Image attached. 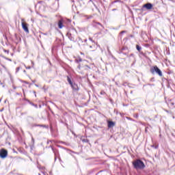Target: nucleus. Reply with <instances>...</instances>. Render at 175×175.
I'll list each match as a JSON object with an SVG mask.
<instances>
[{
	"instance_id": "f257e3e1",
	"label": "nucleus",
	"mask_w": 175,
	"mask_h": 175,
	"mask_svg": "<svg viewBox=\"0 0 175 175\" xmlns=\"http://www.w3.org/2000/svg\"><path fill=\"white\" fill-rule=\"evenodd\" d=\"M67 81H68L70 87L72 88V91H79V85L75 81V78H73V77L68 76Z\"/></svg>"
},
{
	"instance_id": "f03ea898",
	"label": "nucleus",
	"mask_w": 175,
	"mask_h": 175,
	"mask_svg": "<svg viewBox=\"0 0 175 175\" xmlns=\"http://www.w3.org/2000/svg\"><path fill=\"white\" fill-rule=\"evenodd\" d=\"M133 165L134 167V169H136L137 170H142L146 167V165H144V163L140 160L137 159L133 162Z\"/></svg>"
},
{
	"instance_id": "7ed1b4c3",
	"label": "nucleus",
	"mask_w": 175,
	"mask_h": 175,
	"mask_svg": "<svg viewBox=\"0 0 175 175\" xmlns=\"http://www.w3.org/2000/svg\"><path fill=\"white\" fill-rule=\"evenodd\" d=\"M150 72L152 75H154V73H157V75H159V76H160V77H162L163 76L162 71L157 66H154L150 68Z\"/></svg>"
},
{
	"instance_id": "20e7f679",
	"label": "nucleus",
	"mask_w": 175,
	"mask_h": 175,
	"mask_svg": "<svg viewBox=\"0 0 175 175\" xmlns=\"http://www.w3.org/2000/svg\"><path fill=\"white\" fill-rule=\"evenodd\" d=\"M8 157V150L2 148L0 150V158L5 159Z\"/></svg>"
},
{
	"instance_id": "39448f33",
	"label": "nucleus",
	"mask_w": 175,
	"mask_h": 175,
	"mask_svg": "<svg viewBox=\"0 0 175 175\" xmlns=\"http://www.w3.org/2000/svg\"><path fill=\"white\" fill-rule=\"evenodd\" d=\"M22 28L24 29L25 32H27V33H29V29H28V26H27L26 23L23 22L22 23Z\"/></svg>"
},
{
	"instance_id": "423d86ee",
	"label": "nucleus",
	"mask_w": 175,
	"mask_h": 175,
	"mask_svg": "<svg viewBox=\"0 0 175 175\" xmlns=\"http://www.w3.org/2000/svg\"><path fill=\"white\" fill-rule=\"evenodd\" d=\"M143 8H146L148 10H150V9H152V4L151 3H147L143 5Z\"/></svg>"
},
{
	"instance_id": "0eeeda50",
	"label": "nucleus",
	"mask_w": 175,
	"mask_h": 175,
	"mask_svg": "<svg viewBox=\"0 0 175 175\" xmlns=\"http://www.w3.org/2000/svg\"><path fill=\"white\" fill-rule=\"evenodd\" d=\"M107 124H108V128H113V126H115L116 125V123L113 121H108Z\"/></svg>"
},
{
	"instance_id": "6e6552de",
	"label": "nucleus",
	"mask_w": 175,
	"mask_h": 175,
	"mask_svg": "<svg viewBox=\"0 0 175 175\" xmlns=\"http://www.w3.org/2000/svg\"><path fill=\"white\" fill-rule=\"evenodd\" d=\"M58 27L61 29L64 26L62 25V21H59L58 23Z\"/></svg>"
},
{
	"instance_id": "1a4fd4ad",
	"label": "nucleus",
	"mask_w": 175,
	"mask_h": 175,
	"mask_svg": "<svg viewBox=\"0 0 175 175\" xmlns=\"http://www.w3.org/2000/svg\"><path fill=\"white\" fill-rule=\"evenodd\" d=\"M82 61H83V59L80 57L79 59H75V62H77V64H79V62H81Z\"/></svg>"
},
{
	"instance_id": "9d476101",
	"label": "nucleus",
	"mask_w": 175,
	"mask_h": 175,
	"mask_svg": "<svg viewBox=\"0 0 175 175\" xmlns=\"http://www.w3.org/2000/svg\"><path fill=\"white\" fill-rule=\"evenodd\" d=\"M136 49H137V51H142V46H140L139 45H136Z\"/></svg>"
},
{
	"instance_id": "9b49d317",
	"label": "nucleus",
	"mask_w": 175,
	"mask_h": 175,
	"mask_svg": "<svg viewBox=\"0 0 175 175\" xmlns=\"http://www.w3.org/2000/svg\"><path fill=\"white\" fill-rule=\"evenodd\" d=\"M168 105L170 106V107H172V106H174V103L170 102L168 103Z\"/></svg>"
},
{
	"instance_id": "f8f14e48",
	"label": "nucleus",
	"mask_w": 175,
	"mask_h": 175,
	"mask_svg": "<svg viewBox=\"0 0 175 175\" xmlns=\"http://www.w3.org/2000/svg\"><path fill=\"white\" fill-rule=\"evenodd\" d=\"M100 94V95H106V92H105V91H101Z\"/></svg>"
},
{
	"instance_id": "ddd939ff",
	"label": "nucleus",
	"mask_w": 175,
	"mask_h": 175,
	"mask_svg": "<svg viewBox=\"0 0 175 175\" xmlns=\"http://www.w3.org/2000/svg\"><path fill=\"white\" fill-rule=\"evenodd\" d=\"M20 70V67H17L16 69V73Z\"/></svg>"
},
{
	"instance_id": "4468645a",
	"label": "nucleus",
	"mask_w": 175,
	"mask_h": 175,
	"mask_svg": "<svg viewBox=\"0 0 175 175\" xmlns=\"http://www.w3.org/2000/svg\"><path fill=\"white\" fill-rule=\"evenodd\" d=\"M67 36H68V38L72 40V39H70V37H69V33H67Z\"/></svg>"
},
{
	"instance_id": "2eb2a0df",
	"label": "nucleus",
	"mask_w": 175,
	"mask_h": 175,
	"mask_svg": "<svg viewBox=\"0 0 175 175\" xmlns=\"http://www.w3.org/2000/svg\"><path fill=\"white\" fill-rule=\"evenodd\" d=\"M66 23H70V19H66Z\"/></svg>"
},
{
	"instance_id": "dca6fc26",
	"label": "nucleus",
	"mask_w": 175,
	"mask_h": 175,
	"mask_svg": "<svg viewBox=\"0 0 175 175\" xmlns=\"http://www.w3.org/2000/svg\"><path fill=\"white\" fill-rule=\"evenodd\" d=\"M5 53H8V54H9V51L7 50H4Z\"/></svg>"
},
{
	"instance_id": "f3484780",
	"label": "nucleus",
	"mask_w": 175,
	"mask_h": 175,
	"mask_svg": "<svg viewBox=\"0 0 175 175\" xmlns=\"http://www.w3.org/2000/svg\"><path fill=\"white\" fill-rule=\"evenodd\" d=\"M98 25H100V27H102V25L100 23H97Z\"/></svg>"
},
{
	"instance_id": "a211bd4d",
	"label": "nucleus",
	"mask_w": 175,
	"mask_h": 175,
	"mask_svg": "<svg viewBox=\"0 0 175 175\" xmlns=\"http://www.w3.org/2000/svg\"><path fill=\"white\" fill-rule=\"evenodd\" d=\"M26 69H31V67L30 66L26 67Z\"/></svg>"
},
{
	"instance_id": "6ab92c4d",
	"label": "nucleus",
	"mask_w": 175,
	"mask_h": 175,
	"mask_svg": "<svg viewBox=\"0 0 175 175\" xmlns=\"http://www.w3.org/2000/svg\"><path fill=\"white\" fill-rule=\"evenodd\" d=\"M135 117H136V118H137L139 117V115H138V114H136V115H135Z\"/></svg>"
},
{
	"instance_id": "aec40b11",
	"label": "nucleus",
	"mask_w": 175,
	"mask_h": 175,
	"mask_svg": "<svg viewBox=\"0 0 175 175\" xmlns=\"http://www.w3.org/2000/svg\"><path fill=\"white\" fill-rule=\"evenodd\" d=\"M3 84L2 82L0 81V85H2Z\"/></svg>"
},
{
	"instance_id": "412c9836",
	"label": "nucleus",
	"mask_w": 175,
	"mask_h": 175,
	"mask_svg": "<svg viewBox=\"0 0 175 175\" xmlns=\"http://www.w3.org/2000/svg\"><path fill=\"white\" fill-rule=\"evenodd\" d=\"M124 32H125L124 31H122L121 33H124Z\"/></svg>"
},
{
	"instance_id": "4be33fe9",
	"label": "nucleus",
	"mask_w": 175,
	"mask_h": 175,
	"mask_svg": "<svg viewBox=\"0 0 175 175\" xmlns=\"http://www.w3.org/2000/svg\"><path fill=\"white\" fill-rule=\"evenodd\" d=\"M90 40H91L92 42V38H90Z\"/></svg>"
},
{
	"instance_id": "5701e85b",
	"label": "nucleus",
	"mask_w": 175,
	"mask_h": 175,
	"mask_svg": "<svg viewBox=\"0 0 175 175\" xmlns=\"http://www.w3.org/2000/svg\"><path fill=\"white\" fill-rule=\"evenodd\" d=\"M154 148H158V146H155Z\"/></svg>"
},
{
	"instance_id": "b1692460",
	"label": "nucleus",
	"mask_w": 175,
	"mask_h": 175,
	"mask_svg": "<svg viewBox=\"0 0 175 175\" xmlns=\"http://www.w3.org/2000/svg\"><path fill=\"white\" fill-rule=\"evenodd\" d=\"M1 101H2V98L0 99V102H1Z\"/></svg>"
},
{
	"instance_id": "393cba45",
	"label": "nucleus",
	"mask_w": 175,
	"mask_h": 175,
	"mask_svg": "<svg viewBox=\"0 0 175 175\" xmlns=\"http://www.w3.org/2000/svg\"><path fill=\"white\" fill-rule=\"evenodd\" d=\"M38 126H42V125H38Z\"/></svg>"
},
{
	"instance_id": "a878e982",
	"label": "nucleus",
	"mask_w": 175,
	"mask_h": 175,
	"mask_svg": "<svg viewBox=\"0 0 175 175\" xmlns=\"http://www.w3.org/2000/svg\"><path fill=\"white\" fill-rule=\"evenodd\" d=\"M90 49H92V46H90Z\"/></svg>"
},
{
	"instance_id": "bb28decb",
	"label": "nucleus",
	"mask_w": 175,
	"mask_h": 175,
	"mask_svg": "<svg viewBox=\"0 0 175 175\" xmlns=\"http://www.w3.org/2000/svg\"><path fill=\"white\" fill-rule=\"evenodd\" d=\"M22 21H24V19H22Z\"/></svg>"
},
{
	"instance_id": "cd10ccee",
	"label": "nucleus",
	"mask_w": 175,
	"mask_h": 175,
	"mask_svg": "<svg viewBox=\"0 0 175 175\" xmlns=\"http://www.w3.org/2000/svg\"><path fill=\"white\" fill-rule=\"evenodd\" d=\"M173 118H174V116H173Z\"/></svg>"
}]
</instances>
